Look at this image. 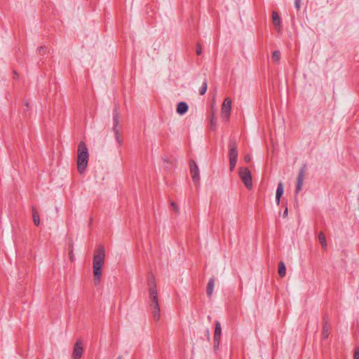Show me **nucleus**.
Returning a JSON list of instances; mask_svg holds the SVG:
<instances>
[{
    "instance_id": "29",
    "label": "nucleus",
    "mask_w": 359,
    "mask_h": 359,
    "mask_svg": "<svg viewBox=\"0 0 359 359\" xmlns=\"http://www.w3.org/2000/svg\"><path fill=\"white\" fill-rule=\"evenodd\" d=\"M244 160H245V161L246 163L250 162V160H251V156H250V155H249V154L245 155V157H244Z\"/></svg>"
},
{
    "instance_id": "12",
    "label": "nucleus",
    "mask_w": 359,
    "mask_h": 359,
    "mask_svg": "<svg viewBox=\"0 0 359 359\" xmlns=\"http://www.w3.org/2000/svg\"><path fill=\"white\" fill-rule=\"evenodd\" d=\"M273 17V23L277 29H280V24H281V19L280 16L278 15V13L276 11H273L272 13Z\"/></svg>"
},
{
    "instance_id": "8",
    "label": "nucleus",
    "mask_w": 359,
    "mask_h": 359,
    "mask_svg": "<svg viewBox=\"0 0 359 359\" xmlns=\"http://www.w3.org/2000/svg\"><path fill=\"white\" fill-rule=\"evenodd\" d=\"M231 110V100L230 98H226L222 106V117L224 119L228 120L230 116Z\"/></svg>"
},
{
    "instance_id": "31",
    "label": "nucleus",
    "mask_w": 359,
    "mask_h": 359,
    "mask_svg": "<svg viewBox=\"0 0 359 359\" xmlns=\"http://www.w3.org/2000/svg\"><path fill=\"white\" fill-rule=\"evenodd\" d=\"M354 359H359V350L355 351Z\"/></svg>"
},
{
    "instance_id": "20",
    "label": "nucleus",
    "mask_w": 359,
    "mask_h": 359,
    "mask_svg": "<svg viewBox=\"0 0 359 359\" xmlns=\"http://www.w3.org/2000/svg\"><path fill=\"white\" fill-rule=\"evenodd\" d=\"M286 273V267L283 262L278 264V274L280 277H284Z\"/></svg>"
},
{
    "instance_id": "19",
    "label": "nucleus",
    "mask_w": 359,
    "mask_h": 359,
    "mask_svg": "<svg viewBox=\"0 0 359 359\" xmlns=\"http://www.w3.org/2000/svg\"><path fill=\"white\" fill-rule=\"evenodd\" d=\"M217 125V118L214 111H212L211 117L210 118V128L211 130H215Z\"/></svg>"
},
{
    "instance_id": "9",
    "label": "nucleus",
    "mask_w": 359,
    "mask_h": 359,
    "mask_svg": "<svg viewBox=\"0 0 359 359\" xmlns=\"http://www.w3.org/2000/svg\"><path fill=\"white\" fill-rule=\"evenodd\" d=\"M150 309L151 311L153 318L156 321H158L161 318V310L158 300L150 301Z\"/></svg>"
},
{
    "instance_id": "10",
    "label": "nucleus",
    "mask_w": 359,
    "mask_h": 359,
    "mask_svg": "<svg viewBox=\"0 0 359 359\" xmlns=\"http://www.w3.org/2000/svg\"><path fill=\"white\" fill-rule=\"evenodd\" d=\"M83 353V343L81 339H78L75 343L72 352L73 359H81Z\"/></svg>"
},
{
    "instance_id": "2",
    "label": "nucleus",
    "mask_w": 359,
    "mask_h": 359,
    "mask_svg": "<svg viewBox=\"0 0 359 359\" xmlns=\"http://www.w3.org/2000/svg\"><path fill=\"white\" fill-rule=\"evenodd\" d=\"M77 169L79 173H83L88 165V151L83 142H81L77 150Z\"/></svg>"
},
{
    "instance_id": "13",
    "label": "nucleus",
    "mask_w": 359,
    "mask_h": 359,
    "mask_svg": "<svg viewBox=\"0 0 359 359\" xmlns=\"http://www.w3.org/2000/svg\"><path fill=\"white\" fill-rule=\"evenodd\" d=\"M214 286H215V279H214V278H211L208 283L207 288H206V293L209 297H210L212 294Z\"/></svg>"
},
{
    "instance_id": "7",
    "label": "nucleus",
    "mask_w": 359,
    "mask_h": 359,
    "mask_svg": "<svg viewBox=\"0 0 359 359\" xmlns=\"http://www.w3.org/2000/svg\"><path fill=\"white\" fill-rule=\"evenodd\" d=\"M190 172L195 186H198L200 182L199 168L194 160L189 161Z\"/></svg>"
},
{
    "instance_id": "18",
    "label": "nucleus",
    "mask_w": 359,
    "mask_h": 359,
    "mask_svg": "<svg viewBox=\"0 0 359 359\" xmlns=\"http://www.w3.org/2000/svg\"><path fill=\"white\" fill-rule=\"evenodd\" d=\"M318 240H319V242H320L322 248L323 249H326L327 246V244L325 236V234L323 232H320L319 233V234H318Z\"/></svg>"
},
{
    "instance_id": "23",
    "label": "nucleus",
    "mask_w": 359,
    "mask_h": 359,
    "mask_svg": "<svg viewBox=\"0 0 359 359\" xmlns=\"http://www.w3.org/2000/svg\"><path fill=\"white\" fill-rule=\"evenodd\" d=\"M280 52L279 50H274L272 53V59L275 62H279L280 60Z\"/></svg>"
},
{
    "instance_id": "4",
    "label": "nucleus",
    "mask_w": 359,
    "mask_h": 359,
    "mask_svg": "<svg viewBox=\"0 0 359 359\" xmlns=\"http://www.w3.org/2000/svg\"><path fill=\"white\" fill-rule=\"evenodd\" d=\"M229 163H230V170L232 171L234 170L238 158V151H237V145L236 142L233 140H230L229 142Z\"/></svg>"
},
{
    "instance_id": "15",
    "label": "nucleus",
    "mask_w": 359,
    "mask_h": 359,
    "mask_svg": "<svg viewBox=\"0 0 359 359\" xmlns=\"http://www.w3.org/2000/svg\"><path fill=\"white\" fill-rule=\"evenodd\" d=\"M330 325L327 323V321H325L323 325V332H322V336L323 339H327L329 337L330 334Z\"/></svg>"
},
{
    "instance_id": "34",
    "label": "nucleus",
    "mask_w": 359,
    "mask_h": 359,
    "mask_svg": "<svg viewBox=\"0 0 359 359\" xmlns=\"http://www.w3.org/2000/svg\"><path fill=\"white\" fill-rule=\"evenodd\" d=\"M43 47H42V46H40L38 48V50L39 53H41L43 50Z\"/></svg>"
},
{
    "instance_id": "27",
    "label": "nucleus",
    "mask_w": 359,
    "mask_h": 359,
    "mask_svg": "<svg viewBox=\"0 0 359 359\" xmlns=\"http://www.w3.org/2000/svg\"><path fill=\"white\" fill-rule=\"evenodd\" d=\"M202 53V46L200 43L196 45V54L200 55Z\"/></svg>"
},
{
    "instance_id": "26",
    "label": "nucleus",
    "mask_w": 359,
    "mask_h": 359,
    "mask_svg": "<svg viewBox=\"0 0 359 359\" xmlns=\"http://www.w3.org/2000/svg\"><path fill=\"white\" fill-rule=\"evenodd\" d=\"M220 339H214V349L216 351L219 346Z\"/></svg>"
},
{
    "instance_id": "24",
    "label": "nucleus",
    "mask_w": 359,
    "mask_h": 359,
    "mask_svg": "<svg viewBox=\"0 0 359 359\" xmlns=\"http://www.w3.org/2000/svg\"><path fill=\"white\" fill-rule=\"evenodd\" d=\"M69 258L72 261L74 260V253H73V243H71L69 245Z\"/></svg>"
},
{
    "instance_id": "6",
    "label": "nucleus",
    "mask_w": 359,
    "mask_h": 359,
    "mask_svg": "<svg viewBox=\"0 0 359 359\" xmlns=\"http://www.w3.org/2000/svg\"><path fill=\"white\" fill-rule=\"evenodd\" d=\"M307 170V166L306 164H304L301 168L299 169L297 177V184L295 188V194H298L299 191L302 189V185L304 180L305 173Z\"/></svg>"
},
{
    "instance_id": "5",
    "label": "nucleus",
    "mask_w": 359,
    "mask_h": 359,
    "mask_svg": "<svg viewBox=\"0 0 359 359\" xmlns=\"http://www.w3.org/2000/svg\"><path fill=\"white\" fill-rule=\"evenodd\" d=\"M240 177L245 186L250 189L252 187V175L248 168H241L239 171Z\"/></svg>"
},
{
    "instance_id": "35",
    "label": "nucleus",
    "mask_w": 359,
    "mask_h": 359,
    "mask_svg": "<svg viewBox=\"0 0 359 359\" xmlns=\"http://www.w3.org/2000/svg\"><path fill=\"white\" fill-rule=\"evenodd\" d=\"M206 335H208V339L209 340L210 339V332H209L208 330H207Z\"/></svg>"
},
{
    "instance_id": "33",
    "label": "nucleus",
    "mask_w": 359,
    "mask_h": 359,
    "mask_svg": "<svg viewBox=\"0 0 359 359\" xmlns=\"http://www.w3.org/2000/svg\"><path fill=\"white\" fill-rule=\"evenodd\" d=\"M280 198H281V197L276 196V201L277 204H279V203H280Z\"/></svg>"
},
{
    "instance_id": "21",
    "label": "nucleus",
    "mask_w": 359,
    "mask_h": 359,
    "mask_svg": "<svg viewBox=\"0 0 359 359\" xmlns=\"http://www.w3.org/2000/svg\"><path fill=\"white\" fill-rule=\"evenodd\" d=\"M283 192H284L283 184V182H280L277 187L276 196L281 197L283 194Z\"/></svg>"
},
{
    "instance_id": "25",
    "label": "nucleus",
    "mask_w": 359,
    "mask_h": 359,
    "mask_svg": "<svg viewBox=\"0 0 359 359\" xmlns=\"http://www.w3.org/2000/svg\"><path fill=\"white\" fill-rule=\"evenodd\" d=\"M148 284L149 286H151V285H155V280H154V277L152 274H151L148 278Z\"/></svg>"
},
{
    "instance_id": "11",
    "label": "nucleus",
    "mask_w": 359,
    "mask_h": 359,
    "mask_svg": "<svg viewBox=\"0 0 359 359\" xmlns=\"http://www.w3.org/2000/svg\"><path fill=\"white\" fill-rule=\"evenodd\" d=\"M188 109H189V106L186 102H180L177 104V112L180 115H183L188 111Z\"/></svg>"
},
{
    "instance_id": "22",
    "label": "nucleus",
    "mask_w": 359,
    "mask_h": 359,
    "mask_svg": "<svg viewBox=\"0 0 359 359\" xmlns=\"http://www.w3.org/2000/svg\"><path fill=\"white\" fill-rule=\"evenodd\" d=\"M208 89V81L207 80L204 81L199 89V93L200 95H204Z\"/></svg>"
},
{
    "instance_id": "1",
    "label": "nucleus",
    "mask_w": 359,
    "mask_h": 359,
    "mask_svg": "<svg viewBox=\"0 0 359 359\" xmlns=\"http://www.w3.org/2000/svg\"><path fill=\"white\" fill-rule=\"evenodd\" d=\"M105 250L103 245H100L95 251L93 259V274L96 284L99 283L102 276V268L104 265Z\"/></svg>"
},
{
    "instance_id": "16",
    "label": "nucleus",
    "mask_w": 359,
    "mask_h": 359,
    "mask_svg": "<svg viewBox=\"0 0 359 359\" xmlns=\"http://www.w3.org/2000/svg\"><path fill=\"white\" fill-rule=\"evenodd\" d=\"M222 334L221 324L219 321L215 323V329L214 333V339H220Z\"/></svg>"
},
{
    "instance_id": "32",
    "label": "nucleus",
    "mask_w": 359,
    "mask_h": 359,
    "mask_svg": "<svg viewBox=\"0 0 359 359\" xmlns=\"http://www.w3.org/2000/svg\"><path fill=\"white\" fill-rule=\"evenodd\" d=\"M287 213H288V210H287V208H286L283 214V217H286L287 216Z\"/></svg>"
},
{
    "instance_id": "17",
    "label": "nucleus",
    "mask_w": 359,
    "mask_h": 359,
    "mask_svg": "<svg viewBox=\"0 0 359 359\" xmlns=\"http://www.w3.org/2000/svg\"><path fill=\"white\" fill-rule=\"evenodd\" d=\"M32 217L34 224L39 226L40 224L39 214L34 207L32 208Z\"/></svg>"
},
{
    "instance_id": "30",
    "label": "nucleus",
    "mask_w": 359,
    "mask_h": 359,
    "mask_svg": "<svg viewBox=\"0 0 359 359\" xmlns=\"http://www.w3.org/2000/svg\"><path fill=\"white\" fill-rule=\"evenodd\" d=\"M171 206L172 207L173 210L176 212L178 211V208H177V204L175 203V202H172L171 203Z\"/></svg>"
},
{
    "instance_id": "14",
    "label": "nucleus",
    "mask_w": 359,
    "mask_h": 359,
    "mask_svg": "<svg viewBox=\"0 0 359 359\" xmlns=\"http://www.w3.org/2000/svg\"><path fill=\"white\" fill-rule=\"evenodd\" d=\"M149 292L150 301L158 300L157 290H156V285L149 286Z\"/></svg>"
},
{
    "instance_id": "36",
    "label": "nucleus",
    "mask_w": 359,
    "mask_h": 359,
    "mask_svg": "<svg viewBox=\"0 0 359 359\" xmlns=\"http://www.w3.org/2000/svg\"><path fill=\"white\" fill-rule=\"evenodd\" d=\"M118 359H120V357Z\"/></svg>"
},
{
    "instance_id": "3",
    "label": "nucleus",
    "mask_w": 359,
    "mask_h": 359,
    "mask_svg": "<svg viewBox=\"0 0 359 359\" xmlns=\"http://www.w3.org/2000/svg\"><path fill=\"white\" fill-rule=\"evenodd\" d=\"M112 115H113L112 130L114 133L115 139L118 144V147H121L122 144L123 140H122V138L119 133V131L118 130V125L119 123V120L121 118L119 105L118 104H115Z\"/></svg>"
},
{
    "instance_id": "28",
    "label": "nucleus",
    "mask_w": 359,
    "mask_h": 359,
    "mask_svg": "<svg viewBox=\"0 0 359 359\" xmlns=\"http://www.w3.org/2000/svg\"><path fill=\"white\" fill-rule=\"evenodd\" d=\"M302 0H294V6L299 11L301 7Z\"/></svg>"
}]
</instances>
